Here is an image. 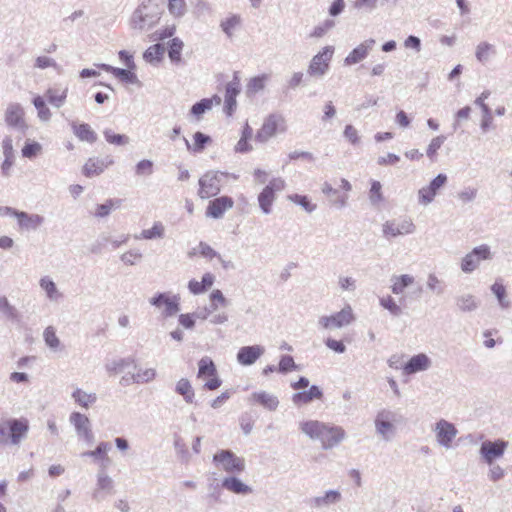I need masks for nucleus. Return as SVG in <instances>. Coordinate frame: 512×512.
<instances>
[{"label":"nucleus","instance_id":"nucleus-1","mask_svg":"<svg viewBox=\"0 0 512 512\" xmlns=\"http://www.w3.org/2000/svg\"><path fill=\"white\" fill-rule=\"evenodd\" d=\"M300 430L312 440H318L323 449H331L338 445L345 437L342 427L321 422L306 420L300 423Z\"/></svg>","mask_w":512,"mask_h":512},{"label":"nucleus","instance_id":"nucleus-2","mask_svg":"<svg viewBox=\"0 0 512 512\" xmlns=\"http://www.w3.org/2000/svg\"><path fill=\"white\" fill-rule=\"evenodd\" d=\"M161 14L162 8L157 0H145L134 11L131 21L135 28L143 29L156 24Z\"/></svg>","mask_w":512,"mask_h":512},{"label":"nucleus","instance_id":"nucleus-3","mask_svg":"<svg viewBox=\"0 0 512 512\" xmlns=\"http://www.w3.org/2000/svg\"><path fill=\"white\" fill-rule=\"evenodd\" d=\"M286 128L285 119L282 115L270 114L264 119L263 124L255 135V139L261 143L267 142L277 133L285 132Z\"/></svg>","mask_w":512,"mask_h":512},{"label":"nucleus","instance_id":"nucleus-4","mask_svg":"<svg viewBox=\"0 0 512 512\" xmlns=\"http://www.w3.org/2000/svg\"><path fill=\"white\" fill-rule=\"evenodd\" d=\"M286 187V182L280 177L272 178L258 195L259 207L263 213L272 212V206L276 200V194Z\"/></svg>","mask_w":512,"mask_h":512},{"label":"nucleus","instance_id":"nucleus-5","mask_svg":"<svg viewBox=\"0 0 512 512\" xmlns=\"http://www.w3.org/2000/svg\"><path fill=\"white\" fill-rule=\"evenodd\" d=\"M224 176V173L212 170L204 173L198 181V196L201 199H208L216 196L221 190Z\"/></svg>","mask_w":512,"mask_h":512},{"label":"nucleus","instance_id":"nucleus-6","mask_svg":"<svg viewBox=\"0 0 512 512\" xmlns=\"http://www.w3.org/2000/svg\"><path fill=\"white\" fill-rule=\"evenodd\" d=\"M216 466L228 474L241 473L245 470V460L230 450H220L213 456Z\"/></svg>","mask_w":512,"mask_h":512},{"label":"nucleus","instance_id":"nucleus-7","mask_svg":"<svg viewBox=\"0 0 512 512\" xmlns=\"http://www.w3.org/2000/svg\"><path fill=\"white\" fill-rule=\"evenodd\" d=\"M334 187L332 183L325 182L322 186V192L325 196L333 200V202L339 206H344L348 200V194L352 189L350 182L344 178L334 181Z\"/></svg>","mask_w":512,"mask_h":512},{"label":"nucleus","instance_id":"nucleus-8","mask_svg":"<svg viewBox=\"0 0 512 512\" xmlns=\"http://www.w3.org/2000/svg\"><path fill=\"white\" fill-rule=\"evenodd\" d=\"M198 374L197 377L200 379H205V388L208 390H216L218 389L222 381L217 375V369L209 357L202 358L198 363Z\"/></svg>","mask_w":512,"mask_h":512},{"label":"nucleus","instance_id":"nucleus-9","mask_svg":"<svg viewBox=\"0 0 512 512\" xmlns=\"http://www.w3.org/2000/svg\"><path fill=\"white\" fill-rule=\"evenodd\" d=\"M106 369L110 375H119L123 385H129L133 383L130 377H134L133 371L137 370V364L134 359H120L107 364Z\"/></svg>","mask_w":512,"mask_h":512},{"label":"nucleus","instance_id":"nucleus-10","mask_svg":"<svg viewBox=\"0 0 512 512\" xmlns=\"http://www.w3.org/2000/svg\"><path fill=\"white\" fill-rule=\"evenodd\" d=\"M334 54V48L332 46L324 47L318 52L311 60L308 66V73L311 76H322L328 69L329 64Z\"/></svg>","mask_w":512,"mask_h":512},{"label":"nucleus","instance_id":"nucleus-11","mask_svg":"<svg viewBox=\"0 0 512 512\" xmlns=\"http://www.w3.org/2000/svg\"><path fill=\"white\" fill-rule=\"evenodd\" d=\"M354 320L352 308L347 305L340 312L331 316H323L319 319V323L325 329L341 328L349 325Z\"/></svg>","mask_w":512,"mask_h":512},{"label":"nucleus","instance_id":"nucleus-12","mask_svg":"<svg viewBox=\"0 0 512 512\" xmlns=\"http://www.w3.org/2000/svg\"><path fill=\"white\" fill-rule=\"evenodd\" d=\"M150 303L165 317L173 316L179 311V297L167 293L158 294L150 300Z\"/></svg>","mask_w":512,"mask_h":512},{"label":"nucleus","instance_id":"nucleus-13","mask_svg":"<svg viewBox=\"0 0 512 512\" xmlns=\"http://www.w3.org/2000/svg\"><path fill=\"white\" fill-rule=\"evenodd\" d=\"M414 231V224L409 219H397L383 224V234L386 238L407 235Z\"/></svg>","mask_w":512,"mask_h":512},{"label":"nucleus","instance_id":"nucleus-14","mask_svg":"<svg viewBox=\"0 0 512 512\" xmlns=\"http://www.w3.org/2000/svg\"><path fill=\"white\" fill-rule=\"evenodd\" d=\"M447 176L444 174L437 175L428 186L421 188L418 192L419 202L427 205L432 202L438 191L446 184Z\"/></svg>","mask_w":512,"mask_h":512},{"label":"nucleus","instance_id":"nucleus-15","mask_svg":"<svg viewBox=\"0 0 512 512\" xmlns=\"http://www.w3.org/2000/svg\"><path fill=\"white\" fill-rule=\"evenodd\" d=\"M5 424L9 428L10 441L15 445L21 442L29 430V422L25 418L10 419Z\"/></svg>","mask_w":512,"mask_h":512},{"label":"nucleus","instance_id":"nucleus-16","mask_svg":"<svg viewBox=\"0 0 512 512\" xmlns=\"http://www.w3.org/2000/svg\"><path fill=\"white\" fill-rule=\"evenodd\" d=\"M234 201L229 196H220L211 200L206 209V215L212 218H221L226 211L231 209Z\"/></svg>","mask_w":512,"mask_h":512},{"label":"nucleus","instance_id":"nucleus-17","mask_svg":"<svg viewBox=\"0 0 512 512\" xmlns=\"http://www.w3.org/2000/svg\"><path fill=\"white\" fill-rule=\"evenodd\" d=\"M507 447V442L498 440L495 442L486 441L482 443L481 453L484 459L491 464L496 458H499L503 455L505 449Z\"/></svg>","mask_w":512,"mask_h":512},{"label":"nucleus","instance_id":"nucleus-18","mask_svg":"<svg viewBox=\"0 0 512 512\" xmlns=\"http://www.w3.org/2000/svg\"><path fill=\"white\" fill-rule=\"evenodd\" d=\"M24 110L18 103L8 105L5 112V122L11 127L26 128L27 125L24 119Z\"/></svg>","mask_w":512,"mask_h":512},{"label":"nucleus","instance_id":"nucleus-19","mask_svg":"<svg viewBox=\"0 0 512 512\" xmlns=\"http://www.w3.org/2000/svg\"><path fill=\"white\" fill-rule=\"evenodd\" d=\"M457 430L455 426L446 420H440L436 425L437 440L445 447H449L455 438Z\"/></svg>","mask_w":512,"mask_h":512},{"label":"nucleus","instance_id":"nucleus-20","mask_svg":"<svg viewBox=\"0 0 512 512\" xmlns=\"http://www.w3.org/2000/svg\"><path fill=\"white\" fill-rule=\"evenodd\" d=\"M240 93V81L237 77L227 84L225 94V112L228 116H231L236 109V97Z\"/></svg>","mask_w":512,"mask_h":512},{"label":"nucleus","instance_id":"nucleus-21","mask_svg":"<svg viewBox=\"0 0 512 512\" xmlns=\"http://www.w3.org/2000/svg\"><path fill=\"white\" fill-rule=\"evenodd\" d=\"M374 44L375 40L373 39H368L362 42L348 54V56L345 58V63L347 65H353L362 61L367 57Z\"/></svg>","mask_w":512,"mask_h":512},{"label":"nucleus","instance_id":"nucleus-22","mask_svg":"<svg viewBox=\"0 0 512 512\" xmlns=\"http://www.w3.org/2000/svg\"><path fill=\"white\" fill-rule=\"evenodd\" d=\"M264 353L263 347L259 345L244 346L237 353V360L242 365H251Z\"/></svg>","mask_w":512,"mask_h":512},{"label":"nucleus","instance_id":"nucleus-23","mask_svg":"<svg viewBox=\"0 0 512 512\" xmlns=\"http://www.w3.org/2000/svg\"><path fill=\"white\" fill-rule=\"evenodd\" d=\"M221 104V97L218 95H214L211 98H204L200 100L199 102L195 103L190 112L191 114L199 120L202 115L206 112L212 109L213 105H220Z\"/></svg>","mask_w":512,"mask_h":512},{"label":"nucleus","instance_id":"nucleus-24","mask_svg":"<svg viewBox=\"0 0 512 512\" xmlns=\"http://www.w3.org/2000/svg\"><path fill=\"white\" fill-rule=\"evenodd\" d=\"M430 365V360L425 354L413 356L404 366L403 370L406 374H413L426 370Z\"/></svg>","mask_w":512,"mask_h":512},{"label":"nucleus","instance_id":"nucleus-25","mask_svg":"<svg viewBox=\"0 0 512 512\" xmlns=\"http://www.w3.org/2000/svg\"><path fill=\"white\" fill-rule=\"evenodd\" d=\"M13 216L18 219L20 227L25 229H35L43 221V218L37 214H27L25 212L13 211Z\"/></svg>","mask_w":512,"mask_h":512},{"label":"nucleus","instance_id":"nucleus-26","mask_svg":"<svg viewBox=\"0 0 512 512\" xmlns=\"http://www.w3.org/2000/svg\"><path fill=\"white\" fill-rule=\"evenodd\" d=\"M70 421L73 423L78 433L84 438L91 440L92 433L90 430V422L85 415L80 413H73L70 417Z\"/></svg>","mask_w":512,"mask_h":512},{"label":"nucleus","instance_id":"nucleus-27","mask_svg":"<svg viewBox=\"0 0 512 512\" xmlns=\"http://www.w3.org/2000/svg\"><path fill=\"white\" fill-rule=\"evenodd\" d=\"M222 486L226 490L235 493V494H249L252 492V489L243 483L240 479L236 477H227L222 481Z\"/></svg>","mask_w":512,"mask_h":512},{"label":"nucleus","instance_id":"nucleus-28","mask_svg":"<svg viewBox=\"0 0 512 512\" xmlns=\"http://www.w3.org/2000/svg\"><path fill=\"white\" fill-rule=\"evenodd\" d=\"M322 392L317 386H311L308 391L294 394L293 402L295 404H307L314 399H320Z\"/></svg>","mask_w":512,"mask_h":512},{"label":"nucleus","instance_id":"nucleus-29","mask_svg":"<svg viewBox=\"0 0 512 512\" xmlns=\"http://www.w3.org/2000/svg\"><path fill=\"white\" fill-rule=\"evenodd\" d=\"M251 399L253 402L258 403L269 410H275L279 404V401L275 396L266 392L254 393L251 396Z\"/></svg>","mask_w":512,"mask_h":512},{"label":"nucleus","instance_id":"nucleus-30","mask_svg":"<svg viewBox=\"0 0 512 512\" xmlns=\"http://www.w3.org/2000/svg\"><path fill=\"white\" fill-rule=\"evenodd\" d=\"M133 383L144 384L152 381L156 377V371L153 368H144L137 365V370L133 371Z\"/></svg>","mask_w":512,"mask_h":512},{"label":"nucleus","instance_id":"nucleus-31","mask_svg":"<svg viewBox=\"0 0 512 512\" xmlns=\"http://www.w3.org/2000/svg\"><path fill=\"white\" fill-rule=\"evenodd\" d=\"M392 292L394 294H402L408 286L414 283V278L411 275H400L392 278Z\"/></svg>","mask_w":512,"mask_h":512},{"label":"nucleus","instance_id":"nucleus-32","mask_svg":"<svg viewBox=\"0 0 512 512\" xmlns=\"http://www.w3.org/2000/svg\"><path fill=\"white\" fill-rule=\"evenodd\" d=\"M496 50L494 45L488 42H481L477 45L475 56L479 62H487L495 54Z\"/></svg>","mask_w":512,"mask_h":512},{"label":"nucleus","instance_id":"nucleus-33","mask_svg":"<svg viewBox=\"0 0 512 512\" xmlns=\"http://www.w3.org/2000/svg\"><path fill=\"white\" fill-rule=\"evenodd\" d=\"M165 49L161 44L151 45L146 49L143 58L148 63H158L162 60Z\"/></svg>","mask_w":512,"mask_h":512},{"label":"nucleus","instance_id":"nucleus-34","mask_svg":"<svg viewBox=\"0 0 512 512\" xmlns=\"http://www.w3.org/2000/svg\"><path fill=\"white\" fill-rule=\"evenodd\" d=\"M176 392L182 395L187 403L193 402L195 394L188 379L182 378L177 382Z\"/></svg>","mask_w":512,"mask_h":512},{"label":"nucleus","instance_id":"nucleus-35","mask_svg":"<svg viewBox=\"0 0 512 512\" xmlns=\"http://www.w3.org/2000/svg\"><path fill=\"white\" fill-rule=\"evenodd\" d=\"M72 128L74 134L79 138V140L93 142L94 132L89 125L83 123H73Z\"/></svg>","mask_w":512,"mask_h":512},{"label":"nucleus","instance_id":"nucleus-36","mask_svg":"<svg viewBox=\"0 0 512 512\" xmlns=\"http://www.w3.org/2000/svg\"><path fill=\"white\" fill-rule=\"evenodd\" d=\"M267 75H260L251 78L246 86V93L248 96L255 95L259 91L263 90L265 87V82L267 80Z\"/></svg>","mask_w":512,"mask_h":512},{"label":"nucleus","instance_id":"nucleus-37","mask_svg":"<svg viewBox=\"0 0 512 512\" xmlns=\"http://www.w3.org/2000/svg\"><path fill=\"white\" fill-rule=\"evenodd\" d=\"M167 8L169 13L174 17H181L187 10L185 0H167Z\"/></svg>","mask_w":512,"mask_h":512},{"label":"nucleus","instance_id":"nucleus-38","mask_svg":"<svg viewBox=\"0 0 512 512\" xmlns=\"http://www.w3.org/2000/svg\"><path fill=\"white\" fill-rule=\"evenodd\" d=\"M183 46L184 44L179 38H173L171 40L168 55L172 62L179 63L181 61Z\"/></svg>","mask_w":512,"mask_h":512},{"label":"nucleus","instance_id":"nucleus-39","mask_svg":"<svg viewBox=\"0 0 512 512\" xmlns=\"http://www.w3.org/2000/svg\"><path fill=\"white\" fill-rule=\"evenodd\" d=\"M341 499V494L339 491L336 490H330L325 493L324 496L316 497L315 498V504L317 506H327L333 503L338 502Z\"/></svg>","mask_w":512,"mask_h":512},{"label":"nucleus","instance_id":"nucleus-40","mask_svg":"<svg viewBox=\"0 0 512 512\" xmlns=\"http://www.w3.org/2000/svg\"><path fill=\"white\" fill-rule=\"evenodd\" d=\"M241 18L238 15H232L226 18L221 23L222 30L230 37L233 35L234 31L240 26Z\"/></svg>","mask_w":512,"mask_h":512},{"label":"nucleus","instance_id":"nucleus-41","mask_svg":"<svg viewBox=\"0 0 512 512\" xmlns=\"http://www.w3.org/2000/svg\"><path fill=\"white\" fill-rule=\"evenodd\" d=\"M211 142V138L202 132H196L193 135V144L190 147L193 152H201L205 146Z\"/></svg>","mask_w":512,"mask_h":512},{"label":"nucleus","instance_id":"nucleus-42","mask_svg":"<svg viewBox=\"0 0 512 512\" xmlns=\"http://www.w3.org/2000/svg\"><path fill=\"white\" fill-rule=\"evenodd\" d=\"M288 200H290L291 202H293L297 205H300L307 212H312L316 208V205L313 204L310 201V199L305 195L291 194L288 196Z\"/></svg>","mask_w":512,"mask_h":512},{"label":"nucleus","instance_id":"nucleus-43","mask_svg":"<svg viewBox=\"0 0 512 512\" xmlns=\"http://www.w3.org/2000/svg\"><path fill=\"white\" fill-rule=\"evenodd\" d=\"M66 96H67L66 89H62V90L48 89L46 92V97H47L48 101L51 104L56 105V106H60L64 102Z\"/></svg>","mask_w":512,"mask_h":512},{"label":"nucleus","instance_id":"nucleus-44","mask_svg":"<svg viewBox=\"0 0 512 512\" xmlns=\"http://www.w3.org/2000/svg\"><path fill=\"white\" fill-rule=\"evenodd\" d=\"M369 199L373 204H379L384 200V196L382 193V185L379 181H372L371 187L369 190Z\"/></svg>","mask_w":512,"mask_h":512},{"label":"nucleus","instance_id":"nucleus-45","mask_svg":"<svg viewBox=\"0 0 512 512\" xmlns=\"http://www.w3.org/2000/svg\"><path fill=\"white\" fill-rule=\"evenodd\" d=\"M164 235V226L161 222H155L150 229H144L141 236L144 239L161 238Z\"/></svg>","mask_w":512,"mask_h":512},{"label":"nucleus","instance_id":"nucleus-46","mask_svg":"<svg viewBox=\"0 0 512 512\" xmlns=\"http://www.w3.org/2000/svg\"><path fill=\"white\" fill-rule=\"evenodd\" d=\"M458 308L463 311H472L477 307V303L472 295H462L456 302Z\"/></svg>","mask_w":512,"mask_h":512},{"label":"nucleus","instance_id":"nucleus-47","mask_svg":"<svg viewBox=\"0 0 512 512\" xmlns=\"http://www.w3.org/2000/svg\"><path fill=\"white\" fill-rule=\"evenodd\" d=\"M34 106L38 111V116L41 120L47 121L51 117V112L46 106L44 99L41 96H37L33 100Z\"/></svg>","mask_w":512,"mask_h":512},{"label":"nucleus","instance_id":"nucleus-48","mask_svg":"<svg viewBox=\"0 0 512 512\" xmlns=\"http://www.w3.org/2000/svg\"><path fill=\"white\" fill-rule=\"evenodd\" d=\"M493 293L498 299L499 304L506 308L509 306V302L506 299V288L501 282H495L491 287Z\"/></svg>","mask_w":512,"mask_h":512},{"label":"nucleus","instance_id":"nucleus-49","mask_svg":"<svg viewBox=\"0 0 512 512\" xmlns=\"http://www.w3.org/2000/svg\"><path fill=\"white\" fill-rule=\"evenodd\" d=\"M41 288L46 292L50 299H57L60 294L57 291L55 283L48 277H44L40 281Z\"/></svg>","mask_w":512,"mask_h":512},{"label":"nucleus","instance_id":"nucleus-50","mask_svg":"<svg viewBox=\"0 0 512 512\" xmlns=\"http://www.w3.org/2000/svg\"><path fill=\"white\" fill-rule=\"evenodd\" d=\"M121 206V200L110 199L98 206V216H107L111 211L118 209Z\"/></svg>","mask_w":512,"mask_h":512},{"label":"nucleus","instance_id":"nucleus-51","mask_svg":"<svg viewBox=\"0 0 512 512\" xmlns=\"http://www.w3.org/2000/svg\"><path fill=\"white\" fill-rule=\"evenodd\" d=\"M114 75L121 81V82H124V83H137L138 82V79H137V76L134 72H132L131 70H126V69H114Z\"/></svg>","mask_w":512,"mask_h":512},{"label":"nucleus","instance_id":"nucleus-52","mask_svg":"<svg viewBox=\"0 0 512 512\" xmlns=\"http://www.w3.org/2000/svg\"><path fill=\"white\" fill-rule=\"evenodd\" d=\"M45 343L53 349H57L60 346V340L56 335L55 329L51 326L47 327L44 331Z\"/></svg>","mask_w":512,"mask_h":512},{"label":"nucleus","instance_id":"nucleus-53","mask_svg":"<svg viewBox=\"0 0 512 512\" xmlns=\"http://www.w3.org/2000/svg\"><path fill=\"white\" fill-rule=\"evenodd\" d=\"M445 139L446 138L444 136H437L431 140L430 144L428 145L427 151H426V154L430 159L435 158L438 150L444 144Z\"/></svg>","mask_w":512,"mask_h":512},{"label":"nucleus","instance_id":"nucleus-54","mask_svg":"<svg viewBox=\"0 0 512 512\" xmlns=\"http://www.w3.org/2000/svg\"><path fill=\"white\" fill-rule=\"evenodd\" d=\"M41 145L37 142H27L22 148V155L26 158H32L41 152Z\"/></svg>","mask_w":512,"mask_h":512},{"label":"nucleus","instance_id":"nucleus-55","mask_svg":"<svg viewBox=\"0 0 512 512\" xmlns=\"http://www.w3.org/2000/svg\"><path fill=\"white\" fill-rule=\"evenodd\" d=\"M211 306L214 310H216L220 306H225L227 304V300L224 297L223 293L219 289H215L211 292L210 296Z\"/></svg>","mask_w":512,"mask_h":512},{"label":"nucleus","instance_id":"nucleus-56","mask_svg":"<svg viewBox=\"0 0 512 512\" xmlns=\"http://www.w3.org/2000/svg\"><path fill=\"white\" fill-rule=\"evenodd\" d=\"M106 140L114 145H125L128 142V138L125 135L116 134L113 131H104Z\"/></svg>","mask_w":512,"mask_h":512},{"label":"nucleus","instance_id":"nucleus-57","mask_svg":"<svg viewBox=\"0 0 512 512\" xmlns=\"http://www.w3.org/2000/svg\"><path fill=\"white\" fill-rule=\"evenodd\" d=\"M136 174L139 176L150 175L153 172V163L150 160H141L135 168Z\"/></svg>","mask_w":512,"mask_h":512},{"label":"nucleus","instance_id":"nucleus-58","mask_svg":"<svg viewBox=\"0 0 512 512\" xmlns=\"http://www.w3.org/2000/svg\"><path fill=\"white\" fill-rule=\"evenodd\" d=\"M480 261L477 260L474 255L471 253L467 254L462 261V270L464 272H472L479 264Z\"/></svg>","mask_w":512,"mask_h":512},{"label":"nucleus","instance_id":"nucleus-59","mask_svg":"<svg viewBox=\"0 0 512 512\" xmlns=\"http://www.w3.org/2000/svg\"><path fill=\"white\" fill-rule=\"evenodd\" d=\"M381 305L389 310L392 314L398 315L401 312V308L396 304L394 299L391 296L383 297L381 300Z\"/></svg>","mask_w":512,"mask_h":512},{"label":"nucleus","instance_id":"nucleus-60","mask_svg":"<svg viewBox=\"0 0 512 512\" xmlns=\"http://www.w3.org/2000/svg\"><path fill=\"white\" fill-rule=\"evenodd\" d=\"M477 196V189L468 187L458 193V199L463 203H469L473 201Z\"/></svg>","mask_w":512,"mask_h":512},{"label":"nucleus","instance_id":"nucleus-61","mask_svg":"<svg viewBox=\"0 0 512 512\" xmlns=\"http://www.w3.org/2000/svg\"><path fill=\"white\" fill-rule=\"evenodd\" d=\"M295 368H296V365H295L294 359L291 356L285 355L280 359V362H279V371L280 372H288V371L294 370Z\"/></svg>","mask_w":512,"mask_h":512},{"label":"nucleus","instance_id":"nucleus-62","mask_svg":"<svg viewBox=\"0 0 512 512\" xmlns=\"http://www.w3.org/2000/svg\"><path fill=\"white\" fill-rule=\"evenodd\" d=\"M344 136L353 145L359 143V135L357 129L352 125H347L344 129Z\"/></svg>","mask_w":512,"mask_h":512},{"label":"nucleus","instance_id":"nucleus-63","mask_svg":"<svg viewBox=\"0 0 512 512\" xmlns=\"http://www.w3.org/2000/svg\"><path fill=\"white\" fill-rule=\"evenodd\" d=\"M471 254L474 255V257H476L478 261L485 260L490 257V250L488 246L481 245L479 247L474 248Z\"/></svg>","mask_w":512,"mask_h":512},{"label":"nucleus","instance_id":"nucleus-64","mask_svg":"<svg viewBox=\"0 0 512 512\" xmlns=\"http://www.w3.org/2000/svg\"><path fill=\"white\" fill-rule=\"evenodd\" d=\"M199 253L205 258L213 259L217 256V253L206 243L200 242L199 246Z\"/></svg>","mask_w":512,"mask_h":512}]
</instances>
